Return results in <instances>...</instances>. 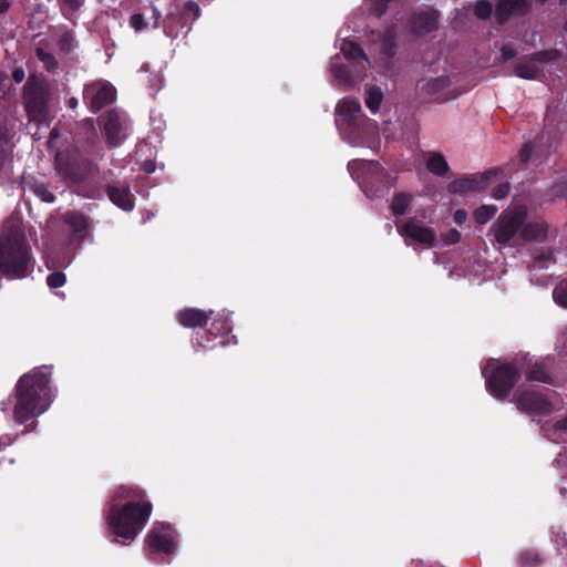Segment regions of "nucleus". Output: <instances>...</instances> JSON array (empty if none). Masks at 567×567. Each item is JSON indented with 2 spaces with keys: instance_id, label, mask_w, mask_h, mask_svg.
<instances>
[{
  "instance_id": "f257e3e1",
  "label": "nucleus",
  "mask_w": 567,
  "mask_h": 567,
  "mask_svg": "<svg viewBox=\"0 0 567 567\" xmlns=\"http://www.w3.org/2000/svg\"><path fill=\"white\" fill-rule=\"evenodd\" d=\"M153 505L137 486L122 485L111 499L106 523L117 543L127 544L146 526Z\"/></svg>"
},
{
  "instance_id": "f03ea898",
  "label": "nucleus",
  "mask_w": 567,
  "mask_h": 567,
  "mask_svg": "<svg viewBox=\"0 0 567 567\" xmlns=\"http://www.w3.org/2000/svg\"><path fill=\"white\" fill-rule=\"evenodd\" d=\"M50 374L49 368L41 367L31 370L18 380L13 409V417L18 423L22 424L37 417L49 409L51 402Z\"/></svg>"
},
{
  "instance_id": "7ed1b4c3",
  "label": "nucleus",
  "mask_w": 567,
  "mask_h": 567,
  "mask_svg": "<svg viewBox=\"0 0 567 567\" xmlns=\"http://www.w3.org/2000/svg\"><path fill=\"white\" fill-rule=\"evenodd\" d=\"M30 247L17 221H8L0 235V270L10 278L28 274Z\"/></svg>"
},
{
  "instance_id": "20e7f679",
  "label": "nucleus",
  "mask_w": 567,
  "mask_h": 567,
  "mask_svg": "<svg viewBox=\"0 0 567 567\" xmlns=\"http://www.w3.org/2000/svg\"><path fill=\"white\" fill-rule=\"evenodd\" d=\"M341 52L346 59L352 61L353 74H350L348 66L342 65L339 56H334L330 63L333 76L344 84L351 83L354 80H362L367 75V68L370 65V61L362 49L357 43L344 40L341 44Z\"/></svg>"
},
{
  "instance_id": "39448f33",
  "label": "nucleus",
  "mask_w": 567,
  "mask_h": 567,
  "mask_svg": "<svg viewBox=\"0 0 567 567\" xmlns=\"http://www.w3.org/2000/svg\"><path fill=\"white\" fill-rule=\"evenodd\" d=\"M526 216L527 210L524 206H516L504 210L493 226L496 241L499 245H506L509 243L516 233L520 230Z\"/></svg>"
},
{
  "instance_id": "423d86ee",
  "label": "nucleus",
  "mask_w": 567,
  "mask_h": 567,
  "mask_svg": "<svg viewBox=\"0 0 567 567\" xmlns=\"http://www.w3.org/2000/svg\"><path fill=\"white\" fill-rule=\"evenodd\" d=\"M520 375L518 367L506 363L496 368L492 375L486 379L488 391L497 399L507 396Z\"/></svg>"
},
{
  "instance_id": "0eeeda50",
  "label": "nucleus",
  "mask_w": 567,
  "mask_h": 567,
  "mask_svg": "<svg viewBox=\"0 0 567 567\" xmlns=\"http://www.w3.org/2000/svg\"><path fill=\"white\" fill-rule=\"evenodd\" d=\"M49 90L44 83L28 82L25 85V109L30 120L41 122L48 112Z\"/></svg>"
},
{
  "instance_id": "6e6552de",
  "label": "nucleus",
  "mask_w": 567,
  "mask_h": 567,
  "mask_svg": "<svg viewBox=\"0 0 567 567\" xmlns=\"http://www.w3.org/2000/svg\"><path fill=\"white\" fill-rule=\"evenodd\" d=\"M398 233L408 246L417 244L423 248H430L436 239L435 230L424 226L415 218H410L404 224L399 225Z\"/></svg>"
},
{
  "instance_id": "1a4fd4ad",
  "label": "nucleus",
  "mask_w": 567,
  "mask_h": 567,
  "mask_svg": "<svg viewBox=\"0 0 567 567\" xmlns=\"http://www.w3.org/2000/svg\"><path fill=\"white\" fill-rule=\"evenodd\" d=\"M559 54L556 50L535 53L532 58L520 61L515 66V74L526 80H537L543 75L542 64L555 61Z\"/></svg>"
},
{
  "instance_id": "9d476101",
  "label": "nucleus",
  "mask_w": 567,
  "mask_h": 567,
  "mask_svg": "<svg viewBox=\"0 0 567 567\" xmlns=\"http://www.w3.org/2000/svg\"><path fill=\"white\" fill-rule=\"evenodd\" d=\"M83 97L92 110L97 111L113 102L115 90L109 83L95 82L85 86Z\"/></svg>"
},
{
  "instance_id": "9b49d317",
  "label": "nucleus",
  "mask_w": 567,
  "mask_h": 567,
  "mask_svg": "<svg viewBox=\"0 0 567 567\" xmlns=\"http://www.w3.org/2000/svg\"><path fill=\"white\" fill-rule=\"evenodd\" d=\"M147 543L154 551L172 554L176 548L175 534L169 525L154 526L147 534Z\"/></svg>"
},
{
  "instance_id": "f8f14e48",
  "label": "nucleus",
  "mask_w": 567,
  "mask_h": 567,
  "mask_svg": "<svg viewBox=\"0 0 567 567\" xmlns=\"http://www.w3.org/2000/svg\"><path fill=\"white\" fill-rule=\"evenodd\" d=\"M450 80L446 76L423 80L417 84L420 95L430 101H446L455 95L451 94Z\"/></svg>"
},
{
  "instance_id": "ddd939ff",
  "label": "nucleus",
  "mask_w": 567,
  "mask_h": 567,
  "mask_svg": "<svg viewBox=\"0 0 567 567\" xmlns=\"http://www.w3.org/2000/svg\"><path fill=\"white\" fill-rule=\"evenodd\" d=\"M497 173V169H489L483 174H476L460 178L457 181L452 182L449 185V189L451 193L454 194H464L483 190L488 186L489 181L492 179V177L496 176Z\"/></svg>"
},
{
  "instance_id": "4468645a",
  "label": "nucleus",
  "mask_w": 567,
  "mask_h": 567,
  "mask_svg": "<svg viewBox=\"0 0 567 567\" xmlns=\"http://www.w3.org/2000/svg\"><path fill=\"white\" fill-rule=\"evenodd\" d=\"M518 409L530 414H544L550 411L549 402L539 393L524 391L516 395Z\"/></svg>"
},
{
  "instance_id": "2eb2a0df",
  "label": "nucleus",
  "mask_w": 567,
  "mask_h": 567,
  "mask_svg": "<svg viewBox=\"0 0 567 567\" xmlns=\"http://www.w3.org/2000/svg\"><path fill=\"white\" fill-rule=\"evenodd\" d=\"M361 105L358 100L343 99L336 110V123L343 126H351L361 117Z\"/></svg>"
},
{
  "instance_id": "dca6fc26",
  "label": "nucleus",
  "mask_w": 567,
  "mask_h": 567,
  "mask_svg": "<svg viewBox=\"0 0 567 567\" xmlns=\"http://www.w3.org/2000/svg\"><path fill=\"white\" fill-rule=\"evenodd\" d=\"M102 122L109 143L117 146L125 137L120 115L113 111L109 112L103 116Z\"/></svg>"
},
{
  "instance_id": "f3484780",
  "label": "nucleus",
  "mask_w": 567,
  "mask_h": 567,
  "mask_svg": "<svg viewBox=\"0 0 567 567\" xmlns=\"http://www.w3.org/2000/svg\"><path fill=\"white\" fill-rule=\"evenodd\" d=\"M213 311L206 312L200 309L188 308L177 312L178 322L187 328L204 327L210 319Z\"/></svg>"
},
{
  "instance_id": "a211bd4d",
  "label": "nucleus",
  "mask_w": 567,
  "mask_h": 567,
  "mask_svg": "<svg viewBox=\"0 0 567 567\" xmlns=\"http://www.w3.org/2000/svg\"><path fill=\"white\" fill-rule=\"evenodd\" d=\"M439 16L433 9H426L414 14L412 30L415 33H427L437 28Z\"/></svg>"
},
{
  "instance_id": "6ab92c4d",
  "label": "nucleus",
  "mask_w": 567,
  "mask_h": 567,
  "mask_svg": "<svg viewBox=\"0 0 567 567\" xmlns=\"http://www.w3.org/2000/svg\"><path fill=\"white\" fill-rule=\"evenodd\" d=\"M526 8V0H498L495 17L502 23L507 21L512 16L525 12Z\"/></svg>"
},
{
  "instance_id": "aec40b11",
  "label": "nucleus",
  "mask_w": 567,
  "mask_h": 567,
  "mask_svg": "<svg viewBox=\"0 0 567 567\" xmlns=\"http://www.w3.org/2000/svg\"><path fill=\"white\" fill-rule=\"evenodd\" d=\"M110 199L124 210L133 208V195L126 186H110L107 190Z\"/></svg>"
},
{
  "instance_id": "412c9836",
  "label": "nucleus",
  "mask_w": 567,
  "mask_h": 567,
  "mask_svg": "<svg viewBox=\"0 0 567 567\" xmlns=\"http://www.w3.org/2000/svg\"><path fill=\"white\" fill-rule=\"evenodd\" d=\"M548 226L543 220L523 223L519 235L524 240H543L547 236Z\"/></svg>"
},
{
  "instance_id": "4be33fe9",
  "label": "nucleus",
  "mask_w": 567,
  "mask_h": 567,
  "mask_svg": "<svg viewBox=\"0 0 567 567\" xmlns=\"http://www.w3.org/2000/svg\"><path fill=\"white\" fill-rule=\"evenodd\" d=\"M426 167L427 169L437 176H443L449 171V165L441 153L430 152L426 154Z\"/></svg>"
},
{
  "instance_id": "5701e85b",
  "label": "nucleus",
  "mask_w": 567,
  "mask_h": 567,
  "mask_svg": "<svg viewBox=\"0 0 567 567\" xmlns=\"http://www.w3.org/2000/svg\"><path fill=\"white\" fill-rule=\"evenodd\" d=\"M526 377L532 381L539 382H549V375L544 362L536 360L533 364H530L528 371L526 372Z\"/></svg>"
},
{
  "instance_id": "b1692460",
  "label": "nucleus",
  "mask_w": 567,
  "mask_h": 567,
  "mask_svg": "<svg viewBox=\"0 0 567 567\" xmlns=\"http://www.w3.org/2000/svg\"><path fill=\"white\" fill-rule=\"evenodd\" d=\"M382 99L381 90L377 86H370L365 94V105L372 113H375L381 105Z\"/></svg>"
},
{
  "instance_id": "393cba45",
  "label": "nucleus",
  "mask_w": 567,
  "mask_h": 567,
  "mask_svg": "<svg viewBox=\"0 0 567 567\" xmlns=\"http://www.w3.org/2000/svg\"><path fill=\"white\" fill-rule=\"evenodd\" d=\"M412 200V196L409 194L400 193L393 197L391 209L394 215H403L408 210Z\"/></svg>"
},
{
  "instance_id": "a878e982",
  "label": "nucleus",
  "mask_w": 567,
  "mask_h": 567,
  "mask_svg": "<svg viewBox=\"0 0 567 567\" xmlns=\"http://www.w3.org/2000/svg\"><path fill=\"white\" fill-rule=\"evenodd\" d=\"M28 188L37 197L45 203H52L54 200V195L48 189V187L42 183L34 181L28 184Z\"/></svg>"
},
{
  "instance_id": "bb28decb",
  "label": "nucleus",
  "mask_w": 567,
  "mask_h": 567,
  "mask_svg": "<svg viewBox=\"0 0 567 567\" xmlns=\"http://www.w3.org/2000/svg\"><path fill=\"white\" fill-rule=\"evenodd\" d=\"M497 212L494 205H484L474 213V218L478 224H486Z\"/></svg>"
},
{
  "instance_id": "cd10ccee",
  "label": "nucleus",
  "mask_w": 567,
  "mask_h": 567,
  "mask_svg": "<svg viewBox=\"0 0 567 567\" xmlns=\"http://www.w3.org/2000/svg\"><path fill=\"white\" fill-rule=\"evenodd\" d=\"M65 221L72 226L76 231H81L86 227L85 217L76 212H69L65 214Z\"/></svg>"
},
{
  "instance_id": "c85d7f7f",
  "label": "nucleus",
  "mask_w": 567,
  "mask_h": 567,
  "mask_svg": "<svg viewBox=\"0 0 567 567\" xmlns=\"http://www.w3.org/2000/svg\"><path fill=\"white\" fill-rule=\"evenodd\" d=\"M37 56L48 71H54L56 69L58 63L51 53L45 52L43 49H37Z\"/></svg>"
},
{
  "instance_id": "c756f323",
  "label": "nucleus",
  "mask_w": 567,
  "mask_h": 567,
  "mask_svg": "<svg viewBox=\"0 0 567 567\" xmlns=\"http://www.w3.org/2000/svg\"><path fill=\"white\" fill-rule=\"evenodd\" d=\"M66 277L61 271H54L47 277V284L50 288L55 289L64 286Z\"/></svg>"
},
{
  "instance_id": "7c9ffc66",
  "label": "nucleus",
  "mask_w": 567,
  "mask_h": 567,
  "mask_svg": "<svg viewBox=\"0 0 567 567\" xmlns=\"http://www.w3.org/2000/svg\"><path fill=\"white\" fill-rule=\"evenodd\" d=\"M13 137V130L11 126L3 125L0 126V147L3 150L8 147Z\"/></svg>"
},
{
  "instance_id": "2f4dec72",
  "label": "nucleus",
  "mask_w": 567,
  "mask_h": 567,
  "mask_svg": "<svg viewBox=\"0 0 567 567\" xmlns=\"http://www.w3.org/2000/svg\"><path fill=\"white\" fill-rule=\"evenodd\" d=\"M554 299L557 303L567 307V284H561L554 289Z\"/></svg>"
},
{
  "instance_id": "473e14b6",
  "label": "nucleus",
  "mask_w": 567,
  "mask_h": 567,
  "mask_svg": "<svg viewBox=\"0 0 567 567\" xmlns=\"http://www.w3.org/2000/svg\"><path fill=\"white\" fill-rule=\"evenodd\" d=\"M492 13V6L487 1H480L475 6V14L480 19H485Z\"/></svg>"
},
{
  "instance_id": "72a5a7b5",
  "label": "nucleus",
  "mask_w": 567,
  "mask_h": 567,
  "mask_svg": "<svg viewBox=\"0 0 567 567\" xmlns=\"http://www.w3.org/2000/svg\"><path fill=\"white\" fill-rule=\"evenodd\" d=\"M74 37L71 32H64L59 40V48L64 52H69L73 48Z\"/></svg>"
},
{
  "instance_id": "f704fd0d",
  "label": "nucleus",
  "mask_w": 567,
  "mask_h": 567,
  "mask_svg": "<svg viewBox=\"0 0 567 567\" xmlns=\"http://www.w3.org/2000/svg\"><path fill=\"white\" fill-rule=\"evenodd\" d=\"M509 192V185L507 183L499 184L492 189V197L495 199H503Z\"/></svg>"
},
{
  "instance_id": "c9c22d12",
  "label": "nucleus",
  "mask_w": 567,
  "mask_h": 567,
  "mask_svg": "<svg viewBox=\"0 0 567 567\" xmlns=\"http://www.w3.org/2000/svg\"><path fill=\"white\" fill-rule=\"evenodd\" d=\"M461 239V234L456 229H450L442 234V240L446 245L456 244Z\"/></svg>"
},
{
  "instance_id": "e433bc0d",
  "label": "nucleus",
  "mask_w": 567,
  "mask_h": 567,
  "mask_svg": "<svg viewBox=\"0 0 567 567\" xmlns=\"http://www.w3.org/2000/svg\"><path fill=\"white\" fill-rule=\"evenodd\" d=\"M130 24L137 32L146 28L144 18L140 13H135L131 17Z\"/></svg>"
},
{
  "instance_id": "4c0bfd02",
  "label": "nucleus",
  "mask_w": 567,
  "mask_h": 567,
  "mask_svg": "<svg viewBox=\"0 0 567 567\" xmlns=\"http://www.w3.org/2000/svg\"><path fill=\"white\" fill-rule=\"evenodd\" d=\"M382 50L385 55L393 53V41L391 38H385L382 43Z\"/></svg>"
},
{
  "instance_id": "58836bf2",
  "label": "nucleus",
  "mask_w": 567,
  "mask_h": 567,
  "mask_svg": "<svg viewBox=\"0 0 567 567\" xmlns=\"http://www.w3.org/2000/svg\"><path fill=\"white\" fill-rule=\"evenodd\" d=\"M530 155H532V146L529 144H527L522 148V151L519 153L520 161L526 163L530 158Z\"/></svg>"
},
{
  "instance_id": "ea45409f",
  "label": "nucleus",
  "mask_w": 567,
  "mask_h": 567,
  "mask_svg": "<svg viewBox=\"0 0 567 567\" xmlns=\"http://www.w3.org/2000/svg\"><path fill=\"white\" fill-rule=\"evenodd\" d=\"M56 165H58V168L63 173V175L65 177L72 178L74 181L76 179V177L73 176L66 168L62 167V157L60 155L56 156Z\"/></svg>"
},
{
  "instance_id": "a19ab883",
  "label": "nucleus",
  "mask_w": 567,
  "mask_h": 567,
  "mask_svg": "<svg viewBox=\"0 0 567 567\" xmlns=\"http://www.w3.org/2000/svg\"><path fill=\"white\" fill-rule=\"evenodd\" d=\"M515 54H516V53H515V51H514L512 48L504 47V48L502 49V60H503V61H507V60H509V59L514 58V56H515Z\"/></svg>"
},
{
  "instance_id": "79ce46f5",
  "label": "nucleus",
  "mask_w": 567,
  "mask_h": 567,
  "mask_svg": "<svg viewBox=\"0 0 567 567\" xmlns=\"http://www.w3.org/2000/svg\"><path fill=\"white\" fill-rule=\"evenodd\" d=\"M467 218V214L465 210H456L455 214H454V220L455 223L457 224H463Z\"/></svg>"
},
{
  "instance_id": "37998d69",
  "label": "nucleus",
  "mask_w": 567,
  "mask_h": 567,
  "mask_svg": "<svg viewBox=\"0 0 567 567\" xmlns=\"http://www.w3.org/2000/svg\"><path fill=\"white\" fill-rule=\"evenodd\" d=\"M556 431L560 433L567 432V417L556 423Z\"/></svg>"
},
{
  "instance_id": "c03bdc74",
  "label": "nucleus",
  "mask_w": 567,
  "mask_h": 567,
  "mask_svg": "<svg viewBox=\"0 0 567 567\" xmlns=\"http://www.w3.org/2000/svg\"><path fill=\"white\" fill-rule=\"evenodd\" d=\"M13 79L16 82L20 83L24 80V71L22 69H17L13 72Z\"/></svg>"
},
{
  "instance_id": "a18cd8bd",
  "label": "nucleus",
  "mask_w": 567,
  "mask_h": 567,
  "mask_svg": "<svg viewBox=\"0 0 567 567\" xmlns=\"http://www.w3.org/2000/svg\"><path fill=\"white\" fill-rule=\"evenodd\" d=\"M63 2L71 9H78L83 3V0H63Z\"/></svg>"
},
{
  "instance_id": "49530a36",
  "label": "nucleus",
  "mask_w": 567,
  "mask_h": 567,
  "mask_svg": "<svg viewBox=\"0 0 567 567\" xmlns=\"http://www.w3.org/2000/svg\"><path fill=\"white\" fill-rule=\"evenodd\" d=\"M10 7L9 0H0V13L6 12Z\"/></svg>"
},
{
  "instance_id": "de8ad7c7",
  "label": "nucleus",
  "mask_w": 567,
  "mask_h": 567,
  "mask_svg": "<svg viewBox=\"0 0 567 567\" xmlns=\"http://www.w3.org/2000/svg\"><path fill=\"white\" fill-rule=\"evenodd\" d=\"M187 7H188L192 11H195V14H196V16H198V14H199V8H198V6H197L195 2L189 1V2L187 3Z\"/></svg>"
},
{
  "instance_id": "09e8293b",
  "label": "nucleus",
  "mask_w": 567,
  "mask_h": 567,
  "mask_svg": "<svg viewBox=\"0 0 567 567\" xmlns=\"http://www.w3.org/2000/svg\"><path fill=\"white\" fill-rule=\"evenodd\" d=\"M143 169L147 173H152L154 171V165L152 163H145Z\"/></svg>"
},
{
  "instance_id": "8fccbe9b",
  "label": "nucleus",
  "mask_w": 567,
  "mask_h": 567,
  "mask_svg": "<svg viewBox=\"0 0 567 567\" xmlns=\"http://www.w3.org/2000/svg\"><path fill=\"white\" fill-rule=\"evenodd\" d=\"M78 106V100L75 97H71L69 100V107L70 109H75Z\"/></svg>"
},
{
  "instance_id": "3c124183",
  "label": "nucleus",
  "mask_w": 567,
  "mask_h": 567,
  "mask_svg": "<svg viewBox=\"0 0 567 567\" xmlns=\"http://www.w3.org/2000/svg\"><path fill=\"white\" fill-rule=\"evenodd\" d=\"M158 20H159V12H155V23H154V27L157 28L158 27Z\"/></svg>"
},
{
  "instance_id": "603ef678",
  "label": "nucleus",
  "mask_w": 567,
  "mask_h": 567,
  "mask_svg": "<svg viewBox=\"0 0 567 567\" xmlns=\"http://www.w3.org/2000/svg\"><path fill=\"white\" fill-rule=\"evenodd\" d=\"M3 163H4V155L2 154V152H0V169L3 166Z\"/></svg>"
},
{
  "instance_id": "864d4df0",
  "label": "nucleus",
  "mask_w": 567,
  "mask_h": 567,
  "mask_svg": "<svg viewBox=\"0 0 567 567\" xmlns=\"http://www.w3.org/2000/svg\"><path fill=\"white\" fill-rule=\"evenodd\" d=\"M378 16H381L384 12V7H379L375 9Z\"/></svg>"
},
{
  "instance_id": "5fc2aeb1",
  "label": "nucleus",
  "mask_w": 567,
  "mask_h": 567,
  "mask_svg": "<svg viewBox=\"0 0 567 567\" xmlns=\"http://www.w3.org/2000/svg\"><path fill=\"white\" fill-rule=\"evenodd\" d=\"M564 341L567 342V328L566 331L564 332Z\"/></svg>"
},
{
  "instance_id": "6e6d98bb",
  "label": "nucleus",
  "mask_w": 567,
  "mask_h": 567,
  "mask_svg": "<svg viewBox=\"0 0 567 567\" xmlns=\"http://www.w3.org/2000/svg\"><path fill=\"white\" fill-rule=\"evenodd\" d=\"M164 28H165V32H166V34L172 35V31L167 30V28H166V27H164Z\"/></svg>"
},
{
  "instance_id": "4d7b16f0",
  "label": "nucleus",
  "mask_w": 567,
  "mask_h": 567,
  "mask_svg": "<svg viewBox=\"0 0 567 567\" xmlns=\"http://www.w3.org/2000/svg\"><path fill=\"white\" fill-rule=\"evenodd\" d=\"M141 70L146 72L147 71V65H143Z\"/></svg>"
}]
</instances>
